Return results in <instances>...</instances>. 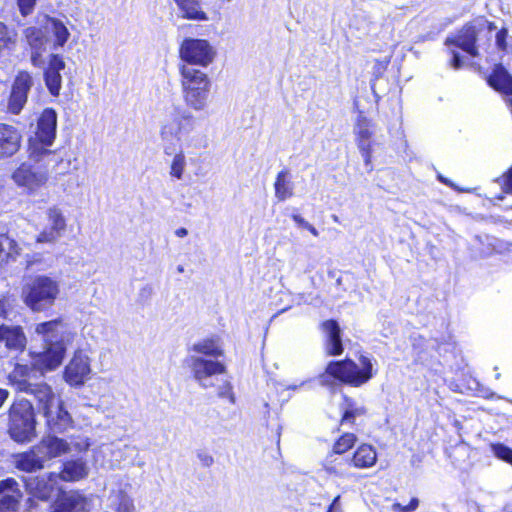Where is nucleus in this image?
<instances>
[{"label": "nucleus", "mask_w": 512, "mask_h": 512, "mask_svg": "<svg viewBox=\"0 0 512 512\" xmlns=\"http://www.w3.org/2000/svg\"><path fill=\"white\" fill-rule=\"evenodd\" d=\"M198 459L200 460L201 464L205 467H210L214 462L213 457L207 453H199Z\"/></svg>", "instance_id": "51"}, {"label": "nucleus", "mask_w": 512, "mask_h": 512, "mask_svg": "<svg viewBox=\"0 0 512 512\" xmlns=\"http://www.w3.org/2000/svg\"><path fill=\"white\" fill-rule=\"evenodd\" d=\"M57 113L52 108H46L37 122V131L34 138L46 144H53L56 137Z\"/></svg>", "instance_id": "18"}, {"label": "nucleus", "mask_w": 512, "mask_h": 512, "mask_svg": "<svg viewBox=\"0 0 512 512\" xmlns=\"http://www.w3.org/2000/svg\"><path fill=\"white\" fill-rule=\"evenodd\" d=\"M37 446L43 452L46 462L67 453L70 449L67 441L55 436L44 437Z\"/></svg>", "instance_id": "23"}, {"label": "nucleus", "mask_w": 512, "mask_h": 512, "mask_svg": "<svg viewBox=\"0 0 512 512\" xmlns=\"http://www.w3.org/2000/svg\"><path fill=\"white\" fill-rule=\"evenodd\" d=\"M373 125L365 116L359 115L354 125V134L357 147L364 159L365 164H371L372 159V136L374 134Z\"/></svg>", "instance_id": "12"}, {"label": "nucleus", "mask_w": 512, "mask_h": 512, "mask_svg": "<svg viewBox=\"0 0 512 512\" xmlns=\"http://www.w3.org/2000/svg\"><path fill=\"white\" fill-rule=\"evenodd\" d=\"M18 245L14 239L7 234H0V262H8L18 255Z\"/></svg>", "instance_id": "38"}, {"label": "nucleus", "mask_w": 512, "mask_h": 512, "mask_svg": "<svg viewBox=\"0 0 512 512\" xmlns=\"http://www.w3.org/2000/svg\"><path fill=\"white\" fill-rule=\"evenodd\" d=\"M201 1L202 0H174L183 18L195 21H206L208 17L202 9Z\"/></svg>", "instance_id": "33"}, {"label": "nucleus", "mask_w": 512, "mask_h": 512, "mask_svg": "<svg viewBox=\"0 0 512 512\" xmlns=\"http://www.w3.org/2000/svg\"><path fill=\"white\" fill-rule=\"evenodd\" d=\"M507 30L501 29L496 34V45L499 49L505 50L507 47L506 38H507Z\"/></svg>", "instance_id": "48"}, {"label": "nucleus", "mask_w": 512, "mask_h": 512, "mask_svg": "<svg viewBox=\"0 0 512 512\" xmlns=\"http://www.w3.org/2000/svg\"><path fill=\"white\" fill-rule=\"evenodd\" d=\"M188 234V230L186 228H178L176 231H175V235L178 236V237H185L187 236Z\"/></svg>", "instance_id": "56"}, {"label": "nucleus", "mask_w": 512, "mask_h": 512, "mask_svg": "<svg viewBox=\"0 0 512 512\" xmlns=\"http://www.w3.org/2000/svg\"><path fill=\"white\" fill-rule=\"evenodd\" d=\"M26 485L33 497L47 501L59 489V476L57 473L51 472L29 479Z\"/></svg>", "instance_id": "14"}, {"label": "nucleus", "mask_w": 512, "mask_h": 512, "mask_svg": "<svg viewBox=\"0 0 512 512\" xmlns=\"http://www.w3.org/2000/svg\"><path fill=\"white\" fill-rule=\"evenodd\" d=\"M9 396V392L6 389L0 388V407L3 405V403L6 401V399Z\"/></svg>", "instance_id": "55"}, {"label": "nucleus", "mask_w": 512, "mask_h": 512, "mask_svg": "<svg viewBox=\"0 0 512 512\" xmlns=\"http://www.w3.org/2000/svg\"><path fill=\"white\" fill-rule=\"evenodd\" d=\"M343 415L341 417V425L354 424L356 417H360L366 414V408L364 406H358L356 403L348 398H344V403L341 405Z\"/></svg>", "instance_id": "37"}, {"label": "nucleus", "mask_w": 512, "mask_h": 512, "mask_svg": "<svg viewBox=\"0 0 512 512\" xmlns=\"http://www.w3.org/2000/svg\"><path fill=\"white\" fill-rule=\"evenodd\" d=\"M52 144H46L42 140L37 138H30L28 144V155L29 159L41 163L46 158H54L55 160H61V155L56 150H51Z\"/></svg>", "instance_id": "29"}, {"label": "nucleus", "mask_w": 512, "mask_h": 512, "mask_svg": "<svg viewBox=\"0 0 512 512\" xmlns=\"http://www.w3.org/2000/svg\"><path fill=\"white\" fill-rule=\"evenodd\" d=\"M21 132L13 125L0 123V160L12 157L21 147Z\"/></svg>", "instance_id": "17"}, {"label": "nucleus", "mask_w": 512, "mask_h": 512, "mask_svg": "<svg viewBox=\"0 0 512 512\" xmlns=\"http://www.w3.org/2000/svg\"><path fill=\"white\" fill-rule=\"evenodd\" d=\"M419 506V499L418 498H412L408 505L403 506L400 503H394L391 506V510L393 512H412L415 511Z\"/></svg>", "instance_id": "43"}, {"label": "nucleus", "mask_w": 512, "mask_h": 512, "mask_svg": "<svg viewBox=\"0 0 512 512\" xmlns=\"http://www.w3.org/2000/svg\"><path fill=\"white\" fill-rule=\"evenodd\" d=\"M501 185L504 193L512 194V167L501 178Z\"/></svg>", "instance_id": "46"}, {"label": "nucleus", "mask_w": 512, "mask_h": 512, "mask_svg": "<svg viewBox=\"0 0 512 512\" xmlns=\"http://www.w3.org/2000/svg\"><path fill=\"white\" fill-rule=\"evenodd\" d=\"M356 441L357 437L355 434L344 433L335 441L330 453L342 455L351 449L355 445Z\"/></svg>", "instance_id": "39"}, {"label": "nucleus", "mask_w": 512, "mask_h": 512, "mask_svg": "<svg viewBox=\"0 0 512 512\" xmlns=\"http://www.w3.org/2000/svg\"><path fill=\"white\" fill-rule=\"evenodd\" d=\"M333 220H334L335 222H338V217H337L336 215H333Z\"/></svg>", "instance_id": "59"}, {"label": "nucleus", "mask_w": 512, "mask_h": 512, "mask_svg": "<svg viewBox=\"0 0 512 512\" xmlns=\"http://www.w3.org/2000/svg\"><path fill=\"white\" fill-rule=\"evenodd\" d=\"M89 502L77 491L64 493L58 498L53 512H88Z\"/></svg>", "instance_id": "20"}, {"label": "nucleus", "mask_w": 512, "mask_h": 512, "mask_svg": "<svg viewBox=\"0 0 512 512\" xmlns=\"http://www.w3.org/2000/svg\"><path fill=\"white\" fill-rule=\"evenodd\" d=\"M88 473L87 463L82 459H75L65 462L62 471L57 473V476H59V481L74 482L86 478Z\"/></svg>", "instance_id": "26"}, {"label": "nucleus", "mask_w": 512, "mask_h": 512, "mask_svg": "<svg viewBox=\"0 0 512 512\" xmlns=\"http://www.w3.org/2000/svg\"><path fill=\"white\" fill-rule=\"evenodd\" d=\"M372 377V361L370 358L361 355L358 364L351 359L331 361L327 365L325 373L319 377V380L322 385H329V378H334L344 384L360 387Z\"/></svg>", "instance_id": "3"}, {"label": "nucleus", "mask_w": 512, "mask_h": 512, "mask_svg": "<svg viewBox=\"0 0 512 512\" xmlns=\"http://www.w3.org/2000/svg\"><path fill=\"white\" fill-rule=\"evenodd\" d=\"M21 498L22 492L14 478L0 481V512H17Z\"/></svg>", "instance_id": "15"}, {"label": "nucleus", "mask_w": 512, "mask_h": 512, "mask_svg": "<svg viewBox=\"0 0 512 512\" xmlns=\"http://www.w3.org/2000/svg\"><path fill=\"white\" fill-rule=\"evenodd\" d=\"M450 54H451L450 66L455 70L462 68L464 65V62H463V58L460 55V53L455 50H450Z\"/></svg>", "instance_id": "47"}, {"label": "nucleus", "mask_w": 512, "mask_h": 512, "mask_svg": "<svg viewBox=\"0 0 512 512\" xmlns=\"http://www.w3.org/2000/svg\"><path fill=\"white\" fill-rule=\"evenodd\" d=\"M59 293L58 282L48 276L40 275L27 282L22 290L25 304L33 311H43L53 305Z\"/></svg>", "instance_id": "5"}, {"label": "nucleus", "mask_w": 512, "mask_h": 512, "mask_svg": "<svg viewBox=\"0 0 512 512\" xmlns=\"http://www.w3.org/2000/svg\"><path fill=\"white\" fill-rule=\"evenodd\" d=\"M90 372L91 368L88 356L82 351H78L65 367L64 379L71 386H81L84 384Z\"/></svg>", "instance_id": "10"}, {"label": "nucleus", "mask_w": 512, "mask_h": 512, "mask_svg": "<svg viewBox=\"0 0 512 512\" xmlns=\"http://www.w3.org/2000/svg\"><path fill=\"white\" fill-rule=\"evenodd\" d=\"M0 340L10 349L21 350L26 345V337L19 326L0 325Z\"/></svg>", "instance_id": "32"}, {"label": "nucleus", "mask_w": 512, "mask_h": 512, "mask_svg": "<svg viewBox=\"0 0 512 512\" xmlns=\"http://www.w3.org/2000/svg\"><path fill=\"white\" fill-rule=\"evenodd\" d=\"M33 405L26 399L14 401L9 409L8 433L18 443L31 442L36 436Z\"/></svg>", "instance_id": "4"}, {"label": "nucleus", "mask_w": 512, "mask_h": 512, "mask_svg": "<svg viewBox=\"0 0 512 512\" xmlns=\"http://www.w3.org/2000/svg\"><path fill=\"white\" fill-rule=\"evenodd\" d=\"M63 161V158L61 157V160H55L54 158H46L45 161H42L41 164L44 168L49 169H56Z\"/></svg>", "instance_id": "50"}, {"label": "nucleus", "mask_w": 512, "mask_h": 512, "mask_svg": "<svg viewBox=\"0 0 512 512\" xmlns=\"http://www.w3.org/2000/svg\"><path fill=\"white\" fill-rule=\"evenodd\" d=\"M491 451L497 458L512 465V449L511 448H509L508 446H506L504 444L497 443V444L491 445Z\"/></svg>", "instance_id": "40"}, {"label": "nucleus", "mask_w": 512, "mask_h": 512, "mask_svg": "<svg viewBox=\"0 0 512 512\" xmlns=\"http://www.w3.org/2000/svg\"><path fill=\"white\" fill-rule=\"evenodd\" d=\"M48 227L37 237L39 243H54L60 239L66 230V219L60 208L50 207L47 210Z\"/></svg>", "instance_id": "13"}, {"label": "nucleus", "mask_w": 512, "mask_h": 512, "mask_svg": "<svg viewBox=\"0 0 512 512\" xmlns=\"http://www.w3.org/2000/svg\"><path fill=\"white\" fill-rule=\"evenodd\" d=\"M218 394L220 397H229L231 403L235 402L234 395L232 393V388L229 383H226V385L220 389Z\"/></svg>", "instance_id": "49"}, {"label": "nucleus", "mask_w": 512, "mask_h": 512, "mask_svg": "<svg viewBox=\"0 0 512 512\" xmlns=\"http://www.w3.org/2000/svg\"><path fill=\"white\" fill-rule=\"evenodd\" d=\"M20 12L26 16L30 14L35 6L36 0H17Z\"/></svg>", "instance_id": "45"}, {"label": "nucleus", "mask_w": 512, "mask_h": 512, "mask_svg": "<svg viewBox=\"0 0 512 512\" xmlns=\"http://www.w3.org/2000/svg\"><path fill=\"white\" fill-rule=\"evenodd\" d=\"M46 419V425L52 433H64L73 426V419L69 412L64 408V403L60 398L51 407H47L42 412Z\"/></svg>", "instance_id": "9"}, {"label": "nucleus", "mask_w": 512, "mask_h": 512, "mask_svg": "<svg viewBox=\"0 0 512 512\" xmlns=\"http://www.w3.org/2000/svg\"><path fill=\"white\" fill-rule=\"evenodd\" d=\"M488 84L504 95H512V76L502 65H496L488 77Z\"/></svg>", "instance_id": "31"}, {"label": "nucleus", "mask_w": 512, "mask_h": 512, "mask_svg": "<svg viewBox=\"0 0 512 512\" xmlns=\"http://www.w3.org/2000/svg\"><path fill=\"white\" fill-rule=\"evenodd\" d=\"M14 183L25 189L28 193H34L44 186L48 180L46 171H35L28 163H22L12 173Z\"/></svg>", "instance_id": "8"}, {"label": "nucleus", "mask_w": 512, "mask_h": 512, "mask_svg": "<svg viewBox=\"0 0 512 512\" xmlns=\"http://www.w3.org/2000/svg\"><path fill=\"white\" fill-rule=\"evenodd\" d=\"M323 466L329 475L347 478L349 476L348 468L351 466L350 458H338L336 454L329 453Z\"/></svg>", "instance_id": "35"}, {"label": "nucleus", "mask_w": 512, "mask_h": 512, "mask_svg": "<svg viewBox=\"0 0 512 512\" xmlns=\"http://www.w3.org/2000/svg\"><path fill=\"white\" fill-rule=\"evenodd\" d=\"M35 332L42 337L45 350L35 356L33 367L17 364L8 376L10 385L21 392L28 391L33 384L35 369L44 373L56 369L62 363L66 348L74 337L66 324L58 319L37 324Z\"/></svg>", "instance_id": "2"}, {"label": "nucleus", "mask_w": 512, "mask_h": 512, "mask_svg": "<svg viewBox=\"0 0 512 512\" xmlns=\"http://www.w3.org/2000/svg\"><path fill=\"white\" fill-rule=\"evenodd\" d=\"M275 197L279 201H285L294 194V184L291 181L290 173L284 169L280 171L274 183Z\"/></svg>", "instance_id": "36"}, {"label": "nucleus", "mask_w": 512, "mask_h": 512, "mask_svg": "<svg viewBox=\"0 0 512 512\" xmlns=\"http://www.w3.org/2000/svg\"><path fill=\"white\" fill-rule=\"evenodd\" d=\"M118 503L116 507L117 512H133V502L126 494L119 493L117 495Z\"/></svg>", "instance_id": "42"}, {"label": "nucleus", "mask_w": 512, "mask_h": 512, "mask_svg": "<svg viewBox=\"0 0 512 512\" xmlns=\"http://www.w3.org/2000/svg\"><path fill=\"white\" fill-rule=\"evenodd\" d=\"M305 229H307L315 237H317L319 235L318 230L310 223H308V225L305 227Z\"/></svg>", "instance_id": "57"}, {"label": "nucleus", "mask_w": 512, "mask_h": 512, "mask_svg": "<svg viewBox=\"0 0 512 512\" xmlns=\"http://www.w3.org/2000/svg\"><path fill=\"white\" fill-rule=\"evenodd\" d=\"M11 40L12 36L7 26L3 22H0V49L7 47Z\"/></svg>", "instance_id": "44"}, {"label": "nucleus", "mask_w": 512, "mask_h": 512, "mask_svg": "<svg viewBox=\"0 0 512 512\" xmlns=\"http://www.w3.org/2000/svg\"><path fill=\"white\" fill-rule=\"evenodd\" d=\"M182 88H211V81L203 71L189 65L180 68Z\"/></svg>", "instance_id": "22"}, {"label": "nucleus", "mask_w": 512, "mask_h": 512, "mask_svg": "<svg viewBox=\"0 0 512 512\" xmlns=\"http://www.w3.org/2000/svg\"><path fill=\"white\" fill-rule=\"evenodd\" d=\"M178 271H179V272H183V267H182V266H179V267H178Z\"/></svg>", "instance_id": "60"}, {"label": "nucleus", "mask_w": 512, "mask_h": 512, "mask_svg": "<svg viewBox=\"0 0 512 512\" xmlns=\"http://www.w3.org/2000/svg\"><path fill=\"white\" fill-rule=\"evenodd\" d=\"M216 55L215 49L204 39H185L180 46V57L187 65L208 66Z\"/></svg>", "instance_id": "7"}, {"label": "nucleus", "mask_w": 512, "mask_h": 512, "mask_svg": "<svg viewBox=\"0 0 512 512\" xmlns=\"http://www.w3.org/2000/svg\"><path fill=\"white\" fill-rule=\"evenodd\" d=\"M327 512H343L340 504V495L333 499L332 503L328 507Z\"/></svg>", "instance_id": "52"}, {"label": "nucleus", "mask_w": 512, "mask_h": 512, "mask_svg": "<svg viewBox=\"0 0 512 512\" xmlns=\"http://www.w3.org/2000/svg\"><path fill=\"white\" fill-rule=\"evenodd\" d=\"M496 378H497V379H499V378H500V374H499V373H497V374H496Z\"/></svg>", "instance_id": "61"}, {"label": "nucleus", "mask_w": 512, "mask_h": 512, "mask_svg": "<svg viewBox=\"0 0 512 512\" xmlns=\"http://www.w3.org/2000/svg\"><path fill=\"white\" fill-rule=\"evenodd\" d=\"M325 334V351L329 356H337L343 353L341 329L335 320H326L321 324Z\"/></svg>", "instance_id": "19"}, {"label": "nucleus", "mask_w": 512, "mask_h": 512, "mask_svg": "<svg viewBox=\"0 0 512 512\" xmlns=\"http://www.w3.org/2000/svg\"><path fill=\"white\" fill-rule=\"evenodd\" d=\"M25 393L34 396L37 401L38 409L41 412L45 411L47 407H51V405L60 399V397L55 395L52 388L44 382L33 383Z\"/></svg>", "instance_id": "24"}, {"label": "nucleus", "mask_w": 512, "mask_h": 512, "mask_svg": "<svg viewBox=\"0 0 512 512\" xmlns=\"http://www.w3.org/2000/svg\"><path fill=\"white\" fill-rule=\"evenodd\" d=\"M191 351L198 354V356H207L211 358H218L223 355V347L220 338L217 336L206 337L195 342Z\"/></svg>", "instance_id": "30"}, {"label": "nucleus", "mask_w": 512, "mask_h": 512, "mask_svg": "<svg viewBox=\"0 0 512 512\" xmlns=\"http://www.w3.org/2000/svg\"><path fill=\"white\" fill-rule=\"evenodd\" d=\"M8 304L7 300L0 299V317L6 318L8 315Z\"/></svg>", "instance_id": "53"}, {"label": "nucleus", "mask_w": 512, "mask_h": 512, "mask_svg": "<svg viewBox=\"0 0 512 512\" xmlns=\"http://www.w3.org/2000/svg\"><path fill=\"white\" fill-rule=\"evenodd\" d=\"M112 456L111 467H120L124 465H134L133 457L138 454L137 448L131 445H123L117 447H106Z\"/></svg>", "instance_id": "34"}, {"label": "nucleus", "mask_w": 512, "mask_h": 512, "mask_svg": "<svg viewBox=\"0 0 512 512\" xmlns=\"http://www.w3.org/2000/svg\"><path fill=\"white\" fill-rule=\"evenodd\" d=\"M32 63L33 65L37 66L38 65V55L36 54H33L32 55Z\"/></svg>", "instance_id": "58"}, {"label": "nucleus", "mask_w": 512, "mask_h": 512, "mask_svg": "<svg viewBox=\"0 0 512 512\" xmlns=\"http://www.w3.org/2000/svg\"><path fill=\"white\" fill-rule=\"evenodd\" d=\"M194 379L203 388L214 386V378L225 373L226 367L220 361L203 356L191 355L187 359Z\"/></svg>", "instance_id": "6"}, {"label": "nucleus", "mask_w": 512, "mask_h": 512, "mask_svg": "<svg viewBox=\"0 0 512 512\" xmlns=\"http://www.w3.org/2000/svg\"><path fill=\"white\" fill-rule=\"evenodd\" d=\"M32 84L33 80L28 72L22 71L16 76L8 103V110L11 113L19 114L23 109Z\"/></svg>", "instance_id": "11"}, {"label": "nucleus", "mask_w": 512, "mask_h": 512, "mask_svg": "<svg viewBox=\"0 0 512 512\" xmlns=\"http://www.w3.org/2000/svg\"><path fill=\"white\" fill-rule=\"evenodd\" d=\"M14 463L19 470L31 473L43 469L46 461L43 452L35 445L29 451L16 455Z\"/></svg>", "instance_id": "21"}, {"label": "nucleus", "mask_w": 512, "mask_h": 512, "mask_svg": "<svg viewBox=\"0 0 512 512\" xmlns=\"http://www.w3.org/2000/svg\"><path fill=\"white\" fill-rule=\"evenodd\" d=\"M66 64L63 58L57 54L49 55L47 67L44 71V81L51 95L58 96L62 88L61 71L64 70Z\"/></svg>", "instance_id": "16"}, {"label": "nucleus", "mask_w": 512, "mask_h": 512, "mask_svg": "<svg viewBox=\"0 0 512 512\" xmlns=\"http://www.w3.org/2000/svg\"><path fill=\"white\" fill-rule=\"evenodd\" d=\"M292 219L294 220V222L303 227L305 229V227L308 225L309 222H307L302 216L298 215V214H293L292 215Z\"/></svg>", "instance_id": "54"}, {"label": "nucleus", "mask_w": 512, "mask_h": 512, "mask_svg": "<svg viewBox=\"0 0 512 512\" xmlns=\"http://www.w3.org/2000/svg\"><path fill=\"white\" fill-rule=\"evenodd\" d=\"M377 462L376 449L370 444H361L354 451L350 458L351 466L357 469H368L373 467Z\"/></svg>", "instance_id": "28"}, {"label": "nucleus", "mask_w": 512, "mask_h": 512, "mask_svg": "<svg viewBox=\"0 0 512 512\" xmlns=\"http://www.w3.org/2000/svg\"><path fill=\"white\" fill-rule=\"evenodd\" d=\"M159 134L165 155H172L176 145L181 147L171 161L169 172L171 177L181 180L187 165L183 149L205 148L206 136L198 131L197 121L192 112L181 105H173L167 110Z\"/></svg>", "instance_id": "1"}, {"label": "nucleus", "mask_w": 512, "mask_h": 512, "mask_svg": "<svg viewBox=\"0 0 512 512\" xmlns=\"http://www.w3.org/2000/svg\"><path fill=\"white\" fill-rule=\"evenodd\" d=\"M477 33L478 32L475 26L466 25L459 32L458 36L455 39L451 40L448 38L446 40V44L449 45L450 43H453L462 50L469 53L471 56L475 57L478 55L477 49L475 47Z\"/></svg>", "instance_id": "27"}, {"label": "nucleus", "mask_w": 512, "mask_h": 512, "mask_svg": "<svg viewBox=\"0 0 512 512\" xmlns=\"http://www.w3.org/2000/svg\"><path fill=\"white\" fill-rule=\"evenodd\" d=\"M53 33L56 37V43L58 46H63L67 42L69 32L63 23L59 21H53Z\"/></svg>", "instance_id": "41"}, {"label": "nucleus", "mask_w": 512, "mask_h": 512, "mask_svg": "<svg viewBox=\"0 0 512 512\" xmlns=\"http://www.w3.org/2000/svg\"><path fill=\"white\" fill-rule=\"evenodd\" d=\"M185 104L194 111H203L208 106L210 88H182Z\"/></svg>", "instance_id": "25"}]
</instances>
